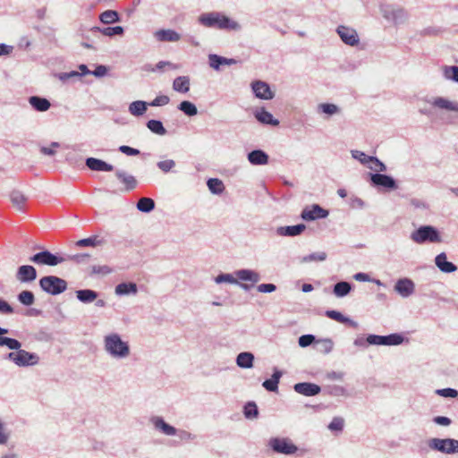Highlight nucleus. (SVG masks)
<instances>
[{"label":"nucleus","mask_w":458,"mask_h":458,"mask_svg":"<svg viewBox=\"0 0 458 458\" xmlns=\"http://www.w3.org/2000/svg\"><path fill=\"white\" fill-rule=\"evenodd\" d=\"M199 21L206 27H215L217 29L237 30L239 25L236 21L218 13H210L199 17Z\"/></svg>","instance_id":"nucleus-1"},{"label":"nucleus","mask_w":458,"mask_h":458,"mask_svg":"<svg viewBox=\"0 0 458 458\" xmlns=\"http://www.w3.org/2000/svg\"><path fill=\"white\" fill-rule=\"evenodd\" d=\"M106 350L114 357H126L130 353L127 343L122 341L117 334H111L105 338Z\"/></svg>","instance_id":"nucleus-2"},{"label":"nucleus","mask_w":458,"mask_h":458,"mask_svg":"<svg viewBox=\"0 0 458 458\" xmlns=\"http://www.w3.org/2000/svg\"><path fill=\"white\" fill-rule=\"evenodd\" d=\"M39 285L43 291L56 295L64 292L67 288V283L57 276H47L39 280Z\"/></svg>","instance_id":"nucleus-3"},{"label":"nucleus","mask_w":458,"mask_h":458,"mask_svg":"<svg viewBox=\"0 0 458 458\" xmlns=\"http://www.w3.org/2000/svg\"><path fill=\"white\" fill-rule=\"evenodd\" d=\"M411 240L416 243H423L425 242H440L441 238L438 232L432 226H420L411 235Z\"/></svg>","instance_id":"nucleus-4"},{"label":"nucleus","mask_w":458,"mask_h":458,"mask_svg":"<svg viewBox=\"0 0 458 458\" xmlns=\"http://www.w3.org/2000/svg\"><path fill=\"white\" fill-rule=\"evenodd\" d=\"M7 357L20 367L33 366L39 361V357L37 354L21 349L15 352H10Z\"/></svg>","instance_id":"nucleus-5"},{"label":"nucleus","mask_w":458,"mask_h":458,"mask_svg":"<svg viewBox=\"0 0 458 458\" xmlns=\"http://www.w3.org/2000/svg\"><path fill=\"white\" fill-rule=\"evenodd\" d=\"M269 446L274 452L284 454H293L297 452V446L288 438L273 437L269 440Z\"/></svg>","instance_id":"nucleus-6"},{"label":"nucleus","mask_w":458,"mask_h":458,"mask_svg":"<svg viewBox=\"0 0 458 458\" xmlns=\"http://www.w3.org/2000/svg\"><path fill=\"white\" fill-rule=\"evenodd\" d=\"M30 260L38 265H46V266H56L60 263H63L65 259L62 257H58L54 255L48 250H44L38 253H36L32 257L30 258Z\"/></svg>","instance_id":"nucleus-7"},{"label":"nucleus","mask_w":458,"mask_h":458,"mask_svg":"<svg viewBox=\"0 0 458 458\" xmlns=\"http://www.w3.org/2000/svg\"><path fill=\"white\" fill-rule=\"evenodd\" d=\"M430 446L437 451L445 454L458 453V440L446 438L439 439L434 438L431 441Z\"/></svg>","instance_id":"nucleus-8"},{"label":"nucleus","mask_w":458,"mask_h":458,"mask_svg":"<svg viewBox=\"0 0 458 458\" xmlns=\"http://www.w3.org/2000/svg\"><path fill=\"white\" fill-rule=\"evenodd\" d=\"M367 341L370 344L377 345H397L403 343V337L398 334H392L386 336L370 335Z\"/></svg>","instance_id":"nucleus-9"},{"label":"nucleus","mask_w":458,"mask_h":458,"mask_svg":"<svg viewBox=\"0 0 458 458\" xmlns=\"http://www.w3.org/2000/svg\"><path fill=\"white\" fill-rule=\"evenodd\" d=\"M328 211L318 204L306 207L301 212V218L305 221H313L319 218H326Z\"/></svg>","instance_id":"nucleus-10"},{"label":"nucleus","mask_w":458,"mask_h":458,"mask_svg":"<svg viewBox=\"0 0 458 458\" xmlns=\"http://www.w3.org/2000/svg\"><path fill=\"white\" fill-rule=\"evenodd\" d=\"M337 33L341 39L347 45L356 46L359 43V37L354 29L346 26H339Z\"/></svg>","instance_id":"nucleus-11"},{"label":"nucleus","mask_w":458,"mask_h":458,"mask_svg":"<svg viewBox=\"0 0 458 458\" xmlns=\"http://www.w3.org/2000/svg\"><path fill=\"white\" fill-rule=\"evenodd\" d=\"M252 90L255 96L261 99H272L274 98V93L271 91L270 87L267 83L257 81L252 82L251 84Z\"/></svg>","instance_id":"nucleus-12"},{"label":"nucleus","mask_w":458,"mask_h":458,"mask_svg":"<svg viewBox=\"0 0 458 458\" xmlns=\"http://www.w3.org/2000/svg\"><path fill=\"white\" fill-rule=\"evenodd\" d=\"M293 388L296 393L304 396H314L318 394L321 391L319 386L310 382L297 383L294 385Z\"/></svg>","instance_id":"nucleus-13"},{"label":"nucleus","mask_w":458,"mask_h":458,"mask_svg":"<svg viewBox=\"0 0 458 458\" xmlns=\"http://www.w3.org/2000/svg\"><path fill=\"white\" fill-rule=\"evenodd\" d=\"M414 283L408 278L399 279L395 285L394 290L403 297H408L414 292Z\"/></svg>","instance_id":"nucleus-14"},{"label":"nucleus","mask_w":458,"mask_h":458,"mask_svg":"<svg viewBox=\"0 0 458 458\" xmlns=\"http://www.w3.org/2000/svg\"><path fill=\"white\" fill-rule=\"evenodd\" d=\"M17 279L21 282H30L37 278V271L34 267L30 265L21 266L16 274Z\"/></svg>","instance_id":"nucleus-15"},{"label":"nucleus","mask_w":458,"mask_h":458,"mask_svg":"<svg viewBox=\"0 0 458 458\" xmlns=\"http://www.w3.org/2000/svg\"><path fill=\"white\" fill-rule=\"evenodd\" d=\"M371 182L375 185L382 186L384 188H388V189H395L396 188L395 181L392 177L386 175V174H371Z\"/></svg>","instance_id":"nucleus-16"},{"label":"nucleus","mask_w":458,"mask_h":458,"mask_svg":"<svg viewBox=\"0 0 458 458\" xmlns=\"http://www.w3.org/2000/svg\"><path fill=\"white\" fill-rule=\"evenodd\" d=\"M86 165L90 170H93V171L110 172V171L114 170V166L112 165H109V164L106 163L105 161L95 158V157L87 158Z\"/></svg>","instance_id":"nucleus-17"},{"label":"nucleus","mask_w":458,"mask_h":458,"mask_svg":"<svg viewBox=\"0 0 458 458\" xmlns=\"http://www.w3.org/2000/svg\"><path fill=\"white\" fill-rule=\"evenodd\" d=\"M155 37L158 41L176 42L179 41L181 36L173 30H159L155 32Z\"/></svg>","instance_id":"nucleus-18"},{"label":"nucleus","mask_w":458,"mask_h":458,"mask_svg":"<svg viewBox=\"0 0 458 458\" xmlns=\"http://www.w3.org/2000/svg\"><path fill=\"white\" fill-rule=\"evenodd\" d=\"M437 267L445 273H452L456 271L457 267L452 262L447 261L445 253H440L436 257Z\"/></svg>","instance_id":"nucleus-19"},{"label":"nucleus","mask_w":458,"mask_h":458,"mask_svg":"<svg viewBox=\"0 0 458 458\" xmlns=\"http://www.w3.org/2000/svg\"><path fill=\"white\" fill-rule=\"evenodd\" d=\"M7 333V329L0 327V346H7L9 349L18 352L21 346V343L13 338L2 336Z\"/></svg>","instance_id":"nucleus-20"},{"label":"nucleus","mask_w":458,"mask_h":458,"mask_svg":"<svg viewBox=\"0 0 458 458\" xmlns=\"http://www.w3.org/2000/svg\"><path fill=\"white\" fill-rule=\"evenodd\" d=\"M248 159L252 165H266L268 162V156L262 150H253L249 153Z\"/></svg>","instance_id":"nucleus-21"},{"label":"nucleus","mask_w":458,"mask_h":458,"mask_svg":"<svg viewBox=\"0 0 458 458\" xmlns=\"http://www.w3.org/2000/svg\"><path fill=\"white\" fill-rule=\"evenodd\" d=\"M30 104L32 106V107L39 112H45L49 109L50 107V102L44 98H39L37 96L30 97L29 98Z\"/></svg>","instance_id":"nucleus-22"},{"label":"nucleus","mask_w":458,"mask_h":458,"mask_svg":"<svg viewBox=\"0 0 458 458\" xmlns=\"http://www.w3.org/2000/svg\"><path fill=\"white\" fill-rule=\"evenodd\" d=\"M433 106L440 109H445L450 111L458 112V104L455 102L449 101L443 98H437L433 101Z\"/></svg>","instance_id":"nucleus-23"},{"label":"nucleus","mask_w":458,"mask_h":458,"mask_svg":"<svg viewBox=\"0 0 458 458\" xmlns=\"http://www.w3.org/2000/svg\"><path fill=\"white\" fill-rule=\"evenodd\" d=\"M173 89L181 93H186L190 90V80L186 76L177 77L173 83Z\"/></svg>","instance_id":"nucleus-24"},{"label":"nucleus","mask_w":458,"mask_h":458,"mask_svg":"<svg viewBox=\"0 0 458 458\" xmlns=\"http://www.w3.org/2000/svg\"><path fill=\"white\" fill-rule=\"evenodd\" d=\"M254 356L250 352H241L236 359L239 367L250 369L253 366Z\"/></svg>","instance_id":"nucleus-25"},{"label":"nucleus","mask_w":458,"mask_h":458,"mask_svg":"<svg viewBox=\"0 0 458 458\" xmlns=\"http://www.w3.org/2000/svg\"><path fill=\"white\" fill-rule=\"evenodd\" d=\"M236 61L234 59H227L225 57H222L216 55H209V64L212 68L218 70L220 65L222 64H235Z\"/></svg>","instance_id":"nucleus-26"},{"label":"nucleus","mask_w":458,"mask_h":458,"mask_svg":"<svg viewBox=\"0 0 458 458\" xmlns=\"http://www.w3.org/2000/svg\"><path fill=\"white\" fill-rule=\"evenodd\" d=\"M256 118L262 123L277 125L279 122L273 118L272 114L266 111L265 109H261L260 111L256 113Z\"/></svg>","instance_id":"nucleus-27"},{"label":"nucleus","mask_w":458,"mask_h":458,"mask_svg":"<svg viewBox=\"0 0 458 458\" xmlns=\"http://www.w3.org/2000/svg\"><path fill=\"white\" fill-rule=\"evenodd\" d=\"M305 228L306 226L302 224L281 227L280 233L283 235L295 236L301 234L305 230Z\"/></svg>","instance_id":"nucleus-28"},{"label":"nucleus","mask_w":458,"mask_h":458,"mask_svg":"<svg viewBox=\"0 0 458 458\" xmlns=\"http://www.w3.org/2000/svg\"><path fill=\"white\" fill-rule=\"evenodd\" d=\"M131 293H137V285L134 283H122L115 287V293L118 295L128 294Z\"/></svg>","instance_id":"nucleus-29"},{"label":"nucleus","mask_w":458,"mask_h":458,"mask_svg":"<svg viewBox=\"0 0 458 458\" xmlns=\"http://www.w3.org/2000/svg\"><path fill=\"white\" fill-rule=\"evenodd\" d=\"M147 110V103L144 101H134L129 106V111L132 115H142Z\"/></svg>","instance_id":"nucleus-30"},{"label":"nucleus","mask_w":458,"mask_h":458,"mask_svg":"<svg viewBox=\"0 0 458 458\" xmlns=\"http://www.w3.org/2000/svg\"><path fill=\"white\" fill-rule=\"evenodd\" d=\"M11 201L18 210H22L27 198L20 191H14L11 193Z\"/></svg>","instance_id":"nucleus-31"},{"label":"nucleus","mask_w":458,"mask_h":458,"mask_svg":"<svg viewBox=\"0 0 458 458\" xmlns=\"http://www.w3.org/2000/svg\"><path fill=\"white\" fill-rule=\"evenodd\" d=\"M116 176L124 183L126 190H133L137 185V181L132 175L125 174L123 172H117Z\"/></svg>","instance_id":"nucleus-32"},{"label":"nucleus","mask_w":458,"mask_h":458,"mask_svg":"<svg viewBox=\"0 0 458 458\" xmlns=\"http://www.w3.org/2000/svg\"><path fill=\"white\" fill-rule=\"evenodd\" d=\"M99 20L105 24H111L119 21V15L115 11L106 10L100 14Z\"/></svg>","instance_id":"nucleus-33"},{"label":"nucleus","mask_w":458,"mask_h":458,"mask_svg":"<svg viewBox=\"0 0 458 458\" xmlns=\"http://www.w3.org/2000/svg\"><path fill=\"white\" fill-rule=\"evenodd\" d=\"M104 242H105L103 240H100L98 238V236L95 235V236H92V237H89V238H85V239L79 240L76 242V245L78 247H88V246L97 247V246L102 245Z\"/></svg>","instance_id":"nucleus-34"},{"label":"nucleus","mask_w":458,"mask_h":458,"mask_svg":"<svg viewBox=\"0 0 458 458\" xmlns=\"http://www.w3.org/2000/svg\"><path fill=\"white\" fill-rule=\"evenodd\" d=\"M280 377L281 373L279 371L275 372L270 379H267L263 382V386L268 391H276Z\"/></svg>","instance_id":"nucleus-35"},{"label":"nucleus","mask_w":458,"mask_h":458,"mask_svg":"<svg viewBox=\"0 0 458 458\" xmlns=\"http://www.w3.org/2000/svg\"><path fill=\"white\" fill-rule=\"evenodd\" d=\"M155 427L160 429L164 434L167 436H173L176 433V429L165 423L162 419L157 418L154 420Z\"/></svg>","instance_id":"nucleus-36"},{"label":"nucleus","mask_w":458,"mask_h":458,"mask_svg":"<svg viewBox=\"0 0 458 458\" xmlns=\"http://www.w3.org/2000/svg\"><path fill=\"white\" fill-rule=\"evenodd\" d=\"M77 298L82 302H91L95 301L98 294L93 290H80L76 293Z\"/></svg>","instance_id":"nucleus-37"},{"label":"nucleus","mask_w":458,"mask_h":458,"mask_svg":"<svg viewBox=\"0 0 458 458\" xmlns=\"http://www.w3.org/2000/svg\"><path fill=\"white\" fill-rule=\"evenodd\" d=\"M209 191L215 194H220L225 190V185L220 179L211 178L207 182Z\"/></svg>","instance_id":"nucleus-38"},{"label":"nucleus","mask_w":458,"mask_h":458,"mask_svg":"<svg viewBox=\"0 0 458 458\" xmlns=\"http://www.w3.org/2000/svg\"><path fill=\"white\" fill-rule=\"evenodd\" d=\"M155 208V202L150 198H141L137 203V208L141 212H150Z\"/></svg>","instance_id":"nucleus-39"},{"label":"nucleus","mask_w":458,"mask_h":458,"mask_svg":"<svg viewBox=\"0 0 458 458\" xmlns=\"http://www.w3.org/2000/svg\"><path fill=\"white\" fill-rule=\"evenodd\" d=\"M147 127L154 133L158 135H165L166 130L163 126V123L157 120H149L147 123Z\"/></svg>","instance_id":"nucleus-40"},{"label":"nucleus","mask_w":458,"mask_h":458,"mask_svg":"<svg viewBox=\"0 0 458 458\" xmlns=\"http://www.w3.org/2000/svg\"><path fill=\"white\" fill-rule=\"evenodd\" d=\"M351 291V284L347 282L337 283L334 287V293L338 297L348 294Z\"/></svg>","instance_id":"nucleus-41"},{"label":"nucleus","mask_w":458,"mask_h":458,"mask_svg":"<svg viewBox=\"0 0 458 458\" xmlns=\"http://www.w3.org/2000/svg\"><path fill=\"white\" fill-rule=\"evenodd\" d=\"M237 276L242 281H251L256 283L259 281V275L250 270H240L237 272Z\"/></svg>","instance_id":"nucleus-42"},{"label":"nucleus","mask_w":458,"mask_h":458,"mask_svg":"<svg viewBox=\"0 0 458 458\" xmlns=\"http://www.w3.org/2000/svg\"><path fill=\"white\" fill-rule=\"evenodd\" d=\"M179 109L182 111L185 114L189 116H192L197 114L198 110L194 104L190 101H182L179 106Z\"/></svg>","instance_id":"nucleus-43"},{"label":"nucleus","mask_w":458,"mask_h":458,"mask_svg":"<svg viewBox=\"0 0 458 458\" xmlns=\"http://www.w3.org/2000/svg\"><path fill=\"white\" fill-rule=\"evenodd\" d=\"M99 30L103 35L112 37L114 35H122L123 33V28L121 26L115 27H106V28H96Z\"/></svg>","instance_id":"nucleus-44"},{"label":"nucleus","mask_w":458,"mask_h":458,"mask_svg":"<svg viewBox=\"0 0 458 458\" xmlns=\"http://www.w3.org/2000/svg\"><path fill=\"white\" fill-rule=\"evenodd\" d=\"M18 299L22 304L26 306L32 305L35 301L34 294L30 291H22L19 294Z\"/></svg>","instance_id":"nucleus-45"},{"label":"nucleus","mask_w":458,"mask_h":458,"mask_svg":"<svg viewBox=\"0 0 458 458\" xmlns=\"http://www.w3.org/2000/svg\"><path fill=\"white\" fill-rule=\"evenodd\" d=\"M444 74L446 79L458 82V66H446L444 69Z\"/></svg>","instance_id":"nucleus-46"},{"label":"nucleus","mask_w":458,"mask_h":458,"mask_svg":"<svg viewBox=\"0 0 458 458\" xmlns=\"http://www.w3.org/2000/svg\"><path fill=\"white\" fill-rule=\"evenodd\" d=\"M368 165L369 169L376 172H385L386 170V165L377 157H372V160H370Z\"/></svg>","instance_id":"nucleus-47"},{"label":"nucleus","mask_w":458,"mask_h":458,"mask_svg":"<svg viewBox=\"0 0 458 458\" xmlns=\"http://www.w3.org/2000/svg\"><path fill=\"white\" fill-rule=\"evenodd\" d=\"M112 271H113L112 268L106 265L93 266L91 268V274H93V275L106 276V275L112 273Z\"/></svg>","instance_id":"nucleus-48"},{"label":"nucleus","mask_w":458,"mask_h":458,"mask_svg":"<svg viewBox=\"0 0 458 458\" xmlns=\"http://www.w3.org/2000/svg\"><path fill=\"white\" fill-rule=\"evenodd\" d=\"M326 316L340 323H345L348 321L347 318L344 317L340 312L336 310H327Z\"/></svg>","instance_id":"nucleus-49"},{"label":"nucleus","mask_w":458,"mask_h":458,"mask_svg":"<svg viewBox=\"0 0 458 458\" xmlns=\"http://www.w3.org/2000/svg\"><path fill=\"white\" fill-rule=\"evenodd\" d=\"M244 414L247 418H254L258 415V408L254 403H249L244 407Z\"/></svg>","instance_id":"nucleus-50"},{"label":"nucleus","mask_w":458,"mask_h":458,"mask_svg":"<svg viewBox=\"0 0 458 458\" xmlns=\"http://www.w3.org/2000/svg\"><path fill=\"white\" fill-rule=\"evenodd\" d=\"M59 147L60 145L58 142H52L49 147H41L40 152L46 156H54L56 153V148Z\"/></svg>","instance_id":"nucleus-51"},{"label":"nucleus","mask_w":458,"mask_h":458,"mask_svg":"<svg viewBox=\"0 0 458 458\" xmlns=\"http://www.w3.org/2000/svg\"><path fill=\"white\" fill-rule=\"evenodd\" d=\"M437 394L443 397H452L454 398L458 395V391L453 388H443L437 389L436 391Z\"/></svg>","instance_id":"nucleus-52"},{"label":"nucleus","mask_w":458,"mask_h":458,"mask_svg":"<svg viewBox=\"0 0 458 458\" xmlns=\"http://www.w3.org/2000/svg\"><path fill=\"white\" fill-rule=\"evenodd\" d=\"M170 98L165 95L157 96L152 102L148 105L150 106H165L169 103Z\"/></svg>","instance_id":"nucleus-53"},{"label":"nucleus","mask_w":458,"mask_h":458,"mask_svg":"<svg viewBox=\"0 0 458 458\" xmlns=\"http://www.w3.org/2000/svg\"><path fill=\"white\" fill-rule=\"evenodd\" d=\"M174 165H175L174 161L171 160V159L160 161L157 163L158 168L161 169L165 173L169 172L172 168L174 167Z\"/></svg>","instance_id":"nucleus-54"},{"label":"nucleus","mask_w":458,"mask_h":458,"mask_svg":"<svg viewBox=\"0 0 458 458\" xmlns=\"http://www.w3.org/2000/svg\"><path fill=\"white\" fill-rule=\"evenodd\" d=\"M327 259L326 252L312 253L307 257H304V261H323Z\"/></svg>","instance_id":"nucleus-55"},{"label":"nucleus","mask_w":458,"mask_h":458,"mask_svg":"<svg viewBox=\"0 0 458 458\" xmlns=\"http://www.w3.org/2000/svg\"><path fill=\"white\" fill-rule=\"evenodd\" d=\"M328 427L331 430L341 431L344 428V420L338 417L334 418Z\"/></svg>","instance_id":"nucleus-56"},{"label":"nucleus","mask_w":458,"mask_h":458,"mask_svg":"<svg viewBox=\"0 0 458 458\" xmlns=\"http://www.w3.org/2000/svg\"><path fill=\"white\" fill-rule=\"evenodd\" d=\"M319 109L327 114H334L338 111V107L334 104H321Z\"/></svg>","instance_id":"nucleus-57"},{"label":"nucleus","mask_w":458,"mask_h":458,"mask_svg":"<svg viewBox=\"0 0 458 458\" xmlns=\"http://www.w3.org/2000/svg\"><path fill=\"white\" fill-rule=\"evenodd\" d=\"M315 337L312 335H304L299 338V344L301 347H307L313 343Z\"/></svg>","instance_id":"nucleus-58"},{"label":"nucleus","mask_w":458,"mask_h":458,"mask_svg":"<svg viewBox=\"0 0 458 458\" xmlns=\"http://www.w3.org/2000/svg\"><path fill=\"white\" fill-rule=\"evenodd\" d=\"M69 259L77 264H81V263H86L89 260V254H77V255L71 256Z\"/></svg>","instance_id":"nucleus-59"},{"label":"nucleus","mask_w":458,"mask_h":458,"mask_svg":"<svg viewBox=\"0 0 458 458\" xmlns=\"http://www.w3.org/2000/svg\"><path fill=\"white\" fill-rule=\"evenodd\" d=\"M13 312L12 306L5 301L0 299V313L11 314Z\"/></svg>","instance_id":"nucleus-60"},{"label":"nucleus","mask_w":458,"mask_h":458,"mask_svg":"<svg viewBox=\"0 0 458 458\" xmlns=\"http://www.w3.org/2000/svg\"><path fill=\"white\" fill-rule=\"evenodd\" d=\"M353 157L359 159L362 164H369V162L372 160V157H369L361 151H355Z\"/></svg>","instance_id":"nucleus-61"},{"label":"nucleus","mask_w":458,"mask_h":458,"mask_svg":"<svg viewBox=\"0 0 458 458\" xmlns=\"http://www.w3.org/2000/svg\"><path fill=\"white\" fill-rule=\"evenodd\" d=\"M119 150L128 156H136L140 154V151L129 146L123 145L119 148Z\"/></svg>","instance_id":"nucleus-62"},{"label":"nucleus","mask_w":458,"mask_h":458,"mask_svg":"<svg viewBox=\"0 0 458 458\" xmlns=\"http://www.w3.org/2000/svg\"><path fill=\"white\" fill-rule=\"evenodd\" d=\"M276 290V285L273 284H261L258 286L259 293H271Z\"/></svg>","instance_id":"nucleus-63"},{"label":"nucleus","mask_w":458,"mask_h":458,"mask_svg":"<svg viewBox=\"0 0 458 458\" xmlns=\"http://www.w3.org/2000/svg\"><path fill=\"white\" fill-rule=\"evenodd\" d=\"M216 283L228 282V283H235L236 280L229 274H223L218 276L216 278Z\"/></svg>","instance_id":"nucleus-64"}]
</instances>
